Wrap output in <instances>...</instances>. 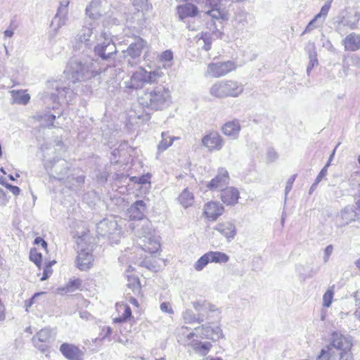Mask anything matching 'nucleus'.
Instances as JSON below:
<instances>
[{"label": "nucleus", "instance_id": "obj_6", "mask_svg": "<svg viewBox=\"0 0 360 360\" xmlns=\"http://www.w3.org/2000/svg\"><path fill=\"white\" fill-rule=\"evenodd\" d=\"M244 91L242 83L233 79H223L214 83L210 94L216 98L238 97Z\"/></svg>", "mask_w": 360, "mask_h": 360}, {"label": "nucleus", "instance_id": "obj_2", "mask_svg": "<svg viewBox=\"0 0 360 360\" xmlns=\"http://www.w3.org/2000/svg\"><path fill=\"white\" fill-rule=\"evenodd\" d=\"M102 72L103 69L97 60L90 57H73L68 63L64 74L75 84L89 80Z\"/></svg>", "mask_w": 360, "mask_h": 360}, {"label": "nucleus", "instance_id": "obj_41", "mask_svg": "<svg viewBox=\"0 0 360 360\" xmlns=\"http://www.w3.org/2000/svg\"><path fill=\"white\" fill-rule=\"evenodd\" d=\"M34 118L42 122L45 126H53V122L56 120V115L49 113H38Z\"/></svg>", "mask_w": 360, "mask_h": 360}, {"label": "nucleus", "instance_id": "obj_22", "mask_svg": "<svg viewBox=\"0 0 360 360\" xmlns=\"http://www.w3.org/2000/svg\"><path fill=\"white\" fill-rule=\"evenodd\" d=\"M255 22V17L245 11H239L234 17V25L238 30H243L248 26L252 27Z\"/></svg>", "mask_w": 360, "mask_h": 360}, {"label": "nucleus", "instance_id": "obj_30", "mask_svg": "<svg viewBox=\"0 0 360 360\" xmlns=\"http://www.w3.org/2000/svg\"><path fill=\"white\" fill-rule=\"evenodd\" d=\"M239 198L238 191L233 187H228L222 189L221 198L224 203L229 205L237 203Z\"/></svg>", "mask_w": 360, "mask_h": 360}, {"label": "nucleus", "instance_id": "obj_33", "mask_svg": "<svg viewBox=\"0 0 360 360\" xmlns=\"http://www.w3.org/2000/svg\"><path fill=\"white\" fill-rule=\"evenodd\" d=\"M13 103L20 105H26L30 100V96L25 90H12L10 91Z\"/></svg>", "mask_w": 360, "mask_h": 360}, {"label": "nucleus", "instance_id": "obj_57", "mask_svg": "<svg viewBox=\"0 0 360 360\" xmlns=\"http://www.w3.org/2000/svg\"><path fill=\"white\" fill-rule=\"evenodd\" d=\"M70 0H60V5L58 11L68 13Z\"/></svg>", "mask_w": 360, "mask_h": 360}, {"label": "nucleus", "instance_id": "obj_47", "mask_svg": "<svg viewBox=\"0 0 360 360\" xmlns=\"http://www.w3.org/2000/svg\"><path fill=\"white\" fill-rule=\"evenodd\" d=\"M323 22V20H321L319 18H316V15H315L314 18L308 23L302 35H303L304 33L310 32L315 28L321 27Z\"/></svg>", "mask_w": 360, "mask_h": 360}, {"label": "nucleus", "instance_id": "obj_3", "mask_svg": "<svg viewBox=\"0 0 360 360\" xmlns=\"http://www.w3.org/2000/svg\"><path fill=\"white\" fill-rule=\"evenodd\" d=\"M171 103L170 91L162 85L148 89L139 99L140 105L153 110H162L169 107Z\"/></svg>", "mask_w": 360, "mask_h": 360}, {"label": "nucleus", "instance_id": "obj_63", "mask_svg": "<svg viewBox=\"0 0 360 360\" xmlns=\"http://www.w3.org/2000/svg\"><path fill=\"white\" fill-rule=\"evenodd\" d=\"M34 244L36 245H39L41 244V246L44 248V249H46L47 248V243L43 239L41 238V237H37L35 239H34Z\"/></svg>", "mask_w": 360, "mask_h": 360}, {"label": "nucleus", "instance_id": "obj_18", "mask_svg": "<svg viewBox=\"0 0 360 360\" xmlns=\"http://www.w3.org/2000/svg\"><path fill=\"white\" fill-rule=\"evenodd\" d=\"M202 145L210 152L219 151L223 148L224 141L217 131H212L202 137Z\"/></svg>", "mask_w": 360, "mask_h": 360}, {"label": "nucleus", "instance_id": "obj_34", "mask_svg": "<svg viewBox=\"0 0 360 360\" xmlns=\"http://www.w3.org/2000/svg\"><path fill=\"white\" fill-rule=\"evenodd\" d=\"M68 13L57 11V13L51 22V25L54 27L55 34L57 33L60 28L66 25V22L68 20Z\"/></svg>", "mask_w": 360, "mask_h": 360}, {"label": "nucleus", "instance_id": "obj_14", "mask_svg": "<svg viewBox=\"0 0 360 360\" xmlns=\"http://www.w3.org/2000/svg\"><path fill=\"white\" fill-rule=\"evenodd\" d=\"M360 219L354 205H348L342 209L335 216V226L337 228H343L352 222L359 221Z\"/></svg>", "mask_w": 360, "mask_h": 360}, {"label": "nucleus", "instance_id": "obj_5", "mask_svg": "<svg viewBox=\"0 0 360 360\" xmlns=\"http://www.w3.org/2000/svg\"><path fill=\"white\" fill-rule=\"evenodd\" d=\"M352 344L349 338L340 333L332 334L331 343L322 349L316 360H336L340 354L349 350Z\"/></svg>", "mask_w": 360, "mask_h": 360}, {"label": "nucleus", "instance_id": "obj_52", "mask_svg": "<svg viewBox=\"0 0 360 360\" xmlns=\"http://www.w3.org/2000/svg\"><path fill=\"white\" fill-rule=\"evenodd\" d=\"M148 0H133V4L135 6H139L143 9L150 10L152 5L148 3Z\"/></svg>", "mask_w": 360, "mask_h": 360}, {"label": "nucleus", "instance_id": "obj_1", "mask_svg": "<svg viewBox=\"0 0 360 360\" xmlns=\"http://www.w3.org/2000/svg\"><path fill=\"white\" fill-rule=\"evenodd\" d=\"M83 46L88 49L94 46L95 54L102 60H108L117 53L116 46L110 34L101 30L96 20H86L75 37L72 45L74 50H80Z\"/></svg>", "mask_w": 360, "mask_h": 360}, {"label": "nucleus", "instance_id": "obj_10", "mask_svg": "<svg viewBox=\"0 0 360 360\" xmlns=\"http://www.w3.org/2000/svg\"><path fill=\"white\" fill-rule=\"evenodd\" d=\"M45 168L48 172H51L53 178L59 181H64L69 179L70 164L64 159L58 158L47 160L45 162Z\"/></svg>", "mask_w": 360, "mask_h": 360}, {"label": "nucleus", "instance_id": "obj_39", "mask_svg": "<svg viewBox=\"0 0 360 360\" xmlns=\"http://www.w3.org/2000/svg\"><path fill=\"white\" fill-rule=\"evenodd\" d=\"M194 309L197 311L199 317H204L207 314V308L209 307V302L206 300H197L192 303Z\"/></svg>", "mask_w": 360, "mask_h": 360}, {"label": "nucleus", "instance_id": "obj_43", "mask_svg": "<svg viewBox=\"0 0 360 360\" xmlns=\"http://www.w3.org/2000/svg\"><path fill=\"white\" fill-rule=\"evenodd\" d=\"M309 62L307 68V74H309L310 71L314 67L315 64L318 63L316 47L314 43L311 44V49L309 51Z\"/></svg>", "mask_w": 360, "mask_h": 360}, {"label": "nucleus", "instance_id": "obj_56", "mask_svg": "<svg viewBox=\"0 0 360 360\" xmlns=\"http://www.w3.org/2000/svg\"><path fill=\"white\" fill-rule=\"evenodd\" d=\"M295 178H296V174H294L293 176H290L287 182H286V186H285V196L288 195V193L291 191L292 189V184L295 180Z\"/></svg>", "mask_w": 360, "mask_h": 360}, {"label": "nucleus", "instance_id": "obj_50", "mask_svg": "<svg viewBox=\"0 0 360 360\" xmlns=\"http://www.w3.org/2000/svg\"><path fill=\"white\" fill-rule=\"evenodd\" d=\"M158 58L160 62H171L173 60V53L170 50L165 51L160 54Z\"/></svg>", "mask_w": 360, "mask_h": 360}, {"label": "nucleus", "instance_id": "obj_38", "mask_svg": "<svg viewBox=\"0 0 360 360\" xmlns=\"http://www.w3.org/2000/svg\"><path fill=\"white\" fill-rule=\"evenodd\" d=\"M161 136L162 140L158 146V153H162L167 150L172 145L174 140L176 139L175 137L170 136L169 133L166 131L162 132Z\"/></svg>", "mask_w": 360, "mask_h": 360}, {"label": "nucleus", "instance_id": "obj_44", "mask_svg": "<svg viewBox=\"0 0 360 360\" xmlns=\"http://www.w3.org/2000/svg\"><path fill=\"white\" fill-rule=\"evenodd\" d=\"M212 37L207 33L202 34L201 37L198 40V44L202 46V49L207 51L211 49L212 47Z\"/></svg>", "mask_w": 360, "mask_h": 360}, {"label": "nucleus", "instance_id": "obj_11", "mask_svg": "<svg viewBox=\"0 0 360 360\" xmlns=\"http://www.w3.org/2000/svg\"><path fill=\"white\" fill-rule=\"evenodd\" d=\"M193 338L201 339H210L217 341L224 338L222 330L219 326L212 327L207 324H203L195 328L194 330L186 337V339L191 340Z\"/></svg>", "mask_w": 360, "mask_h": 360}, {"label": "nucleus", "instance_id": "obj_12", "mask_svg": "<svg viewBox=\"0 0 360 360\" xmlns=\"http://www.w3.org/2000/svg\"><path fill=\"white\" fill-rule=\"evenodd\" d=\"M56 334V331L49 328L40 330L32 339L34 346L40 352H45L48 350L49 344L54 340Z\"/></svg>", "mask_w": 360, "mask_h": 360}, {"label": "nucleus", "instance_id": "obj_59", "mask_svg": "<svg viewBox=\"0 0 360 360\" xmlns=\"http://www.w3.org/2000/svg\"><path fill=\"white\" fill-rule=\"evenodd\" d=\"M333 251V246L332 245H328L324 250V257L323 261L324 262H327L332 255Z\"/></svg>", "mask_w": 360, "mask_h": 360}, {"label": "nucleus", "instance_id": "obj_40", "mask_svg": "<svg viewBox=\"0 0 360 360\" xmlns=\"http://www.w3.org/2000/svg\"><path fill=\"white\" fill-rule=\"evenodd\" d=\"M183 319L186 323H201L205 321L204 317H199L192 310L186 309L183 312Z\"/></svg>", "mask_w": 360, "mask_h": 360}, {"label": "nucleus", "instance_id": "obj_28", "mask_svg": "<svg viewBox=\"0 0 360 360\" xmlns=\"http://www.w3.org/2000/svg\"><path fill=\"white\" fill-rule=\"evenodd\" d=\"M345 50L356 51L360 49V34L355 32L349 34L342 41Z\"/></svg>", "mask_w": 360, "mask_h": 360}, {"label": "nucleus", "instance_id": "obj_54", "mask_svg": "<svg viewBox=\"0 0 360 360\" xmlns=\"http://www.w3.org/2000/svg\"><path fill=\"white\" fill-rule=\"evenodd\" d=\"M278 158V153L274 148H269L266 153V159L269 162L276 161Z\"/></svg>", "mask_w": 360, "mask_h": 360}, {"label": "nucleus", "instance_id": "obj_55", "mask_svg": "<svg viewBox=\"0 0 360 360\" xmlns=\"http://www.w3.org/2000/svg\"><path fill=\"white\" fill-rule=\"evenodd\" d=\"M160 308L162 312H165V313H167L169 314H174V310H173L170 303L168 302H164L161 303Z\"/></svg>", "mask_w": 360, "mask_h": 360}, {"label": "nucleus", "instance_id": "obj_23", "mask_svg": "<svg viewBox=\"0 0 360 360\" xmlns=\"http://www.w3.org/2000/svg\"><path fill=\"white\" fill-rule=\"evenodd\" d=\"M214 231H217L224 236L228 242L231 241L236 235V226L231 221H224L217 224L214 228Z\"/></svg>", "mask_w": 360, "mask_h": 360}, {"label": "nucleus", "instance_id": "obj_21", "mask_svg": "<svg viewBox=\"0 0 360 360\" xmlns=\"http://www.w3.org/2000/svg\"><path fill=\"white\" fill-rule=\"evenodd\" d=\"M146 211V203L143 200H136L127 210L126 215L131 220L143 219Z\"/></svg>", "mask_w": 360, "mask_h": 360}, {"label": "nucleus", "instance_id": "obj_42", "mask_svg": "<svg viewBox=\"0 0 360 360\" xmlns=\"http://www.w3.org/2000/svg\"><path fill=\"white\" fill-rule=\"evenodd\" d=\"M127 286L131 288L134 294H139L141 292V285L139 278L134 275H127Z\"/></svg>", "mask_w": 360, "mask_h": 360}, {"label": "nucleus", "instance_id": "obj_46", "mask_svg": "<svg viewBox=\"0 0 360 360\" xmlns=\"http://www.w3.org/2000/svg\"><path fill=\"white\" fill-rule=\"evenodd\" d=\"M334 295V286L330 287L323 296V305L325 307H329L331 305Z\"/></svg>", "mask_w": 360, "mask_h": 360}, {"label": "nucleus", "instance_id": "obj_48", "mask_svg": "<svg viewBox=\"0 0 360 360\" xmlns=\"http://www.w3.org/2000/svg\"><path fill=\"white\" fill-rule=\"evenodd\" d=\"M332 1L333 0H328L325 3V4L321 7L320 12L316 15V18H319L321 20V18H323V20H325L330 8Z\"/></svg>", "mask_w": 360, "mask_h": 360}, {"label": "nucleus", "instance_id": "obj_25", "mask_svg": "<svg viewBox=\"0 0 360 360\" xmlns=\"http://www.w3.org/2000/svg\"><path fill=\"white\" fill-rule=\"evenodd\" d=\"M229 175L226 170L221 169L219 170L218 174L212 179L207 185V188L211 191L221 189L228 184Z\"/></svg>", "mask_w": 360, "mask_h": 360}, {"label": "nucleus", "instance_id": "obj_45", "mask_svg": "<svg viewBox=\"0 0 360 360\" xmlns=\"http://www.w3.org/2000/svg\"><path fill=\"white\" fill-rule=\"evenodd\" d=\"M210 262L207 252L200 257L194 264L193 267L197 271H202Z\"/></svg>", "mask_w": 360, "mask_h": 360}, {"label": "nucleus", "instance_id": "obj_29", "mask_svg": "<svg viewBox=\"0 0 360 360\" xmlns=\"http://www.w3.org/2000/svg\"><path fill=\"white\" fill-rule=\"evenodd\" d=\"M93 261L92 254L85 250H82L78 253L77 266L80 270L84 271L91 267Z\"/></svg>", "mask_w": 360, "mask_h": 360}, {"label": "nucleus", "instance_id": "obj_9", "mask_svg": "<svg viewBox=\"0 0 360 360\" xmlns=\"http://www.w3.org/2000/svg\"><path fill=\"white\" fill-rule=\"evenodd\" d=\"M360 19V14L350 8L342 12L335 20V31L343 34L347 29L355 30Z\"/></svg>", "mask_w": 360, "mask_h": 360}, {"label": "nucleus", "instance_id": "obj_4", "mask_svg": "<svg viewBox=\"0 0 360 360\" xmlns=\"http://www.w3.org/2000/svg\"><path fill=\"white\" fill-rule=\"evenodd\" d=\"M163 75L160 70L147 71L140 67L128 80L124 82V87L129 91L141 89L146 84H157Z\"/></svg>", "mask_w": 360, "mask_h": 360}, {"label": "nucleus", "instance_id": "obj_51", "mask_svg": "<svg viewBox=\"0 0 360 360\" xmlns=\"http://www.w3.org/2000/svg\"><path fill=\"white\" fill-rule=\"evenodd\" d=\"M30 260L32 261L37 266H39L41 262V254L35 250L30 251Z\"/></svg>", "mask_w": 360, "mask_h": 360}, {"label": "nucleus", "instance_id": "obj_32", "mask_svg": "<svg viewBox=\"0 0 360 360\" xmlns=\"http://www.w3.org/2000/svg\"><path fill=\"white\" fill-rule=\"evenodd\" d=\"M117 310L118 313H122L118 317L115 318V323H126L128 320L132 318L131 310L127 304H118L117 305Z\"/></svg>", "mask_w": 360, "mask_h": 360}, {"label": "nucleus", "instance_id": "obj_62", "mask_svg": "<svg viewBox=\"0 0 360 360\" xmlns=\"http://www.w3.org/2000/svg\"><path fill=\"white\" fill-rule=\"evenodd\" d=\"M6 187L9 189L10 191L12 192L15 195H18L20 192V189L18 186H13L11 184H6Z\"/></svg>", "mask_w": 360, "mask_h": 360}, {"label": "nucleus", "instance_id": "obj_53", "mask_svg": "<svg viewBox=\"0 0 360 360\" xmlns=\"http://www.w3.org/2000/svg\"><path fill=\"white\" fill-rule=\"evenodd\" d=\"M211 9L207 11V13L214 19H219L222 18L221 13L218 7L210 8Z\"/></svg>", "mask_w": 360, "mask_h": 360}, {"label": "nucleus", "instance_id": "obj_58", "mask_svg": "<svg viewBox=\"0 0 360 360\" xmlns=\"http://www.w3.org/2000/svg\"><path fill=\"white\" fill-rule=\"evenodd\" d=\"M329 166V162H327L324 167L321 170L318 176L316 179V184H319L321 179L326 175L328 171V167Z\"/></svg>", "mask_w": 360, "mask_h": 360}, {"label": "nucleus", "instance_id": "obj_26", "mask_svg": "<svg viewBox=\"0 0 360 360\" xmlns=\"http://www.w3.org/2000/svg\"><path fill=\"white\" fill-rule=\"evenodd\" d=\"M241 127L238 120L226 122L221 127L223 134L232 139H236L240 131Z\"/></svg>", "mask_w": 360, "mask_h": 360}, {"label": "nucleus", "instance_id": "obj_49", "mask_svg": "<svg viewBox=\"0 0 360 360\" xmlns=\"http://www.w3.org/2000/svg\"><path fill=\"white\" fill-rule=\"evenodd\" d=\"M81 285V281L79 279L73 280L70 281L65 288H63L62 290H64L65 292H72L75 290L79 288Z\"/></svg>", "mask_w": 360, "mask_h": 360}, {"label": "nucleus", "instance_id": "obj_7", "mask_svg": "<svg viewBox=\"0 0 360 360\" xmlns=\"http://www.w3.org/2000/svg\"><path fill=\"white\" fill-rule=\"evenodd\" d=\"M137 236L139 238L137 243L144 251L155 253L159 250L160 244L158 238L155 236V231L150 223L146 222L143 224L138 230Z\"/></svg>", "mask_w": 360, "mask_h": 360}, {"label": "nucleus", "instance_id": "obj_15", "mask_svg": "<svg viewBox=\"0 0 360 360\" xmlns=\"http://www.w3.org/2000/svg\"><path fill=\"white\" fill-rule=\"evenodd\" d=\"M236 68L235 63L231 60L211 63L207 66L206 73L212 77L218 78L227 75Z\"/></svg>", "mask_w": 360, "mask_h": 360}, {"label": "nucleus", "instance_id": "obj_60", "mask_svg": "<svg viewBox=\"0 0 360 360\" xmlns=\"http://www.w3.org/2000/svg\"><path fill=\"white\" fill-rule=\"evenodd\" d=\"M56 262L55 260L48 262L45 263V266L44 269V271L48 273L49 274L51 275L53 273V270L51 269L52 266L56 263Z\"/></svg>", "mask_w": 360, "mask_h": 360}, {"label": "nucleus", "instance_id": "obj_17", "mask_svg": "<svg viewBox=\"0 0 360 360\" xmlns=\"http://www.w3.org/2000/svg\"><path fill=\"white\" fill-rule=\"evenodd\" d=\"M133 6L134 10L127 14L126 20L129 27L139 30L145 25L146 20L145 12L149 10L143 9L139 6H135L134 4Z\"/></svg>", "mask_w": 360, "mask_h": 360}, {"label": "nucleus", "instance_id": "obj_8", "mask_svg": "<svg viewBox=\"0 0 360 360\" xmlns=\"http://www.w3.org/2000/svg\"><path fill=\"white\" fill-rule=\"evenodd\" d=\"M148 50V45L146 40L140 37L134 38L127 50L123 51L124 58H128V64L133 67L141 60V54Z\"/></svg>", "mask_w": 360, "mask_h": 360}, {"label": "nucleus", "instance_id": "obj_16", "mask_svg": "<svg viewBox=\"0 0 360 360\" xmlns=\"http://www.w3.org/2000/svg\"><path fill=\"white\" fill-rule=\"evenodd\" d=\"M96 231L102 237L110 238L112 235H119L117 221L113 217L103 219L96 224Z\"/></svg>", "mask_w": 360, "mask_h": 360}, {"label": "nucleus", "instance_id": "obj_35", "mask_svg": "<svg viewBox=\"0 0 360 360\" xmlns=\"http://www.w3.org/2000/svg\"><path fill=\"white\" fill-rule=\"evenodd\" d=\"M178 201L184 208H187L193 204L194 195L188 188H185L179 195Z\"/></svg>", "mask_w": 360, "mask_h": 360}, {"label": "nucleus", "instance_id": "obj_13", "mask_svg": "<svg viewBox=\"0 0 360 360\" xmlns=\"http://www.w3.org/2000/svg\"><path fill=\"white\" fill-rule=\"evenodd\" d=\"M48 86L52 91L50 92L54 102L65 100L67 103L72 101L75 93L70 87L63 86L58 81L49 82Z\"/></svg>", "mask_w": 360, "mask_h": 360}, {"label": "nucleus", "instance_id": "obj_24", "mask_svg": "<svg viewBox=\"0 0 360 360\" xmlns=\"http://www.w3.org/2000/svg\"><path fill=\"white\" fill-rule=\"evenodd\" d=\"M186 341H188L187 346L191 347L195 353L201 356H206L212 347V345L210 342H202L194 339V338L191 340L186 339Z\"/></svg>", "mask_w": 360, "mask_h": 360}, {"label": "nucleus", "instance_id": "obj_20", "mask_svg": "<svg viewBox=\"0 0 360 360\" xmlns=\"http://www.w3.org/2000/svg\"><path fill=\"white\" fill-rule=\"evenodd\" d=\"M60 352L69 360H82L84 352L78 347L70 343H63L60 346Z\"/></svg>", "mask_w": 360, "mask_h": 360}, {"label": "nucleus", "instance_id": "obj_36", "mask_svg": "<svg viewBox=\"0 0 360 360\" xmlns=\"http://www.w3.org/2000/svg\"><path fill=\"white\" fill-rule=\"evenodd\" d=\"M207 255L212 263L224 264L228 262L230 259L226 253L218 251H210Z\"/></svg>", "mask_w": 360, "mask_h": 360}, {"label": "nucleus", "instance_id": "obj_37", "mask_svg": "<svg viewBox=\"0 0 360 360\" xmlns=\"http://www.w3.org/2000/svg\"><path fill=\"white\" fill-rule=\"evenodd\" d=\"M70 178L65 180V184L70 188H77L84 183L85 176L83 174H71Z\"/></svg>", "mask_w": 360, "mask_h": 360}, {"label": "nucleus", "instance_id": "obj_27", "mask_svg": "<svg viewBox=\"0 0 360 360\" xmlns=\"http://www.w3.org/2000/svg\"><path fill=\"white\" fill-rule=\"evenodd\" d=\"M224 212V207L218 202L211 201L204 206L205 215L212 220H216Z\"/></svg>", "mask_w": 360, "mask_h": 360}, {"label": "nucleus", "instance_id": "obj_61", "mask_svg": "<svg viewBox=\"0 0 360 360\" xmlns=\"http://www.w3.org/2000/svg\"><path fill=\"white\" fill-rule=\"evenodd\" d=\"M221 0H205V5L210 8L218 7Z\"/></svg>", "mask_w": 360, "mask_h": 360}, {"label": "nucleus", "instance_id": "obj_19", "mask_svg": "<svg viewBox=\"0 0 360 360\" xmlns=\"http://www.w3.org/2000/svg\"><path fill=\"white\" fill-rule=\"evenodd\" d=\"M107 1L105 0H92L86 8V13L89 20H96L100 17L108 15L106 11Z\"/></svg>", "mask_w": 360, "mask_h": 360}, {"label": "nucleus", "instance_id": "obj_31", "mask_svg": "<svg viewBox=\"0 0 360 360\" xmlns=\"http://www.w3.org/2000/svg\"><path fill=\"white\" fill-rule=\"evenodd\" d=\"M177 14L179 19L194 17L198 13V7L191 3H186L177 6Z\"/></svg>", "mask_w": 360, "mask_h": 360}, {"label": "nucleus", "instance_id": "obj_64", "mask_svg": "<svg viewBox=\"0 0 360 360\" xmlns=\"http://www.w3.org/2000/svg\"><path fill=\"white\" fill-rule=\"evenodd\" d=\"M356 304L358 305V302L360 304V291L355 292L354 295Z\"/></svg>", "mask_w": 360, "mask_h": 360}]
</instances>
